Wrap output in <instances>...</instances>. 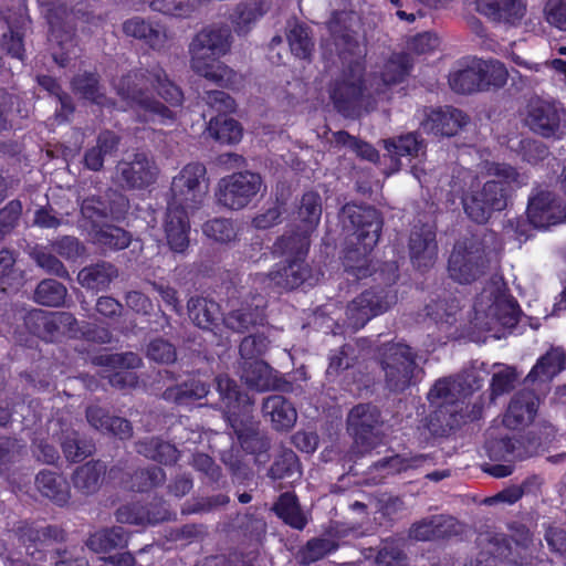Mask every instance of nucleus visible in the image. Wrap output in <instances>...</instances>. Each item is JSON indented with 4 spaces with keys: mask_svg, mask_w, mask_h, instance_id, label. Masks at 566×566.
<instances>
[{
    "mask_svg": "<svg viewBox=\"0 0 566 566\" xmlns=\"http://www.w3.org/2000/svg\"><path fill=\"white\" fill-rule=\"evenodd\" d=\"M354 24V13L346 11L335 12L327 24L340 60V67L328 84V95L334 108L345 117L358 115L366 91L365 65Z\"/></svg>",
    "mask_w": 566,
    "mask_h": 566,
    "instance_id": "1",
    "label": "nucleus"
},
{
    "mask_svg": "<svg viewBox=\"0 0 566 566\" xmlns=\"http://www.w3.org/2000/svg\"><path fill=\"white\" fill-rule=\"evenodd\" d=\"M232 40L231 29L227 24H210L202 28L188 45L190 69L217 85H239L241 75L218 61L230 52Z\"/></svg>",
    "mask_w": 566,
    "mask_h": 566,
    "instance_id": "2",
    "label": "nucleus"
},
{
    "mask_svg": "<svg viewBox=\"0 0 566 566\" xmlns=\"http://www.w3.org/2000/svg\"><path fill=\"white\" fill-rule=\"evenodd\" d=\"M485 171L492 179L461 197L464 213L478 224L486 223L494 212L503 211L507 207L512 182L522 184L521 175L511 165L486 163Z\"/></svg>",
    "mask_w": 566,
    "mask_h": 566,
    "instance_id": "3",
    "label": "nucleus"
},
{
    "mask_svg": "<svg viewBox=\"0 0 566 566\" xmlns=\"http://www.w3.org/2000/svg\"><path fill=\"white\" fill-rule=\"evenodd\" d=\"M473 308V322L480 329L494 331L497 326L513 327L518 322V304L507 293L502 282L488 284L475 298Z\"/></svg>",
    "mask_w": 566,
    "mask_h": 566,
    "instance_id": "4",
    "label": "nucleus"
},
{
    "mask_svg": "<svg viewBox=\"0 0 566 566\" xmlns=\"http://www.w3.org/2000/svg\"><path fill=\"white\" fill-rule=\"evenodd\" d=\"M86 14L78 10H69L60 0H49L44 4V17L49 23V41L53 49V59L66 66L77 46L76 22Z\"/></svg>",
    "mask_w": 566,
    "mask_h": 566,
    "instance_id": "5",
    "label": "nucleus"
},
{
    "mask_svg": "<svg viewBox=\"0 0 566 566\" xmlns=\"http://www.w3.org/2000/svg\"><path fill=\"white\" fill-rule=\"evenodd\" d=\"M417 352L407 344H387L380 358L384 387L392 394H401L416 384L422 368L417 364Z\"/></svg>",
    "mask_w": 566,
    "mask_h": 566,
    "instance_id": "6",
    "label": "nucleus"
},
{
    "mask_svg": "<svg viewBox=\"0 0 566 566\" xmlns=\"http://www.w3.org/2000/svg\"><path fill=\"white\" fill-rule=\"evenodd\" d=\"M483 240L478 234H470L455 241L448 259V274L459 284H471L481 279L488 270Z\"/></svg>",
    "mask_w": 566,
    "mask_h": 566,
    "instance_id": "7",
    "label": "nucleus"
},
{
    "mask_svg": "<svg viewBox=\"0 0 566 566\" xmlns=\"http://www.w3.org/2000/svg\"><path fill=\"white\" fill-rule=\"evenodd\" d=\"M206 168L201 164H188L172 178L167 208L192 212L198 210L208 193Z\"/></svg>",
    "mask_w": 566,
    "mask_h": 566,
    "instance_id": "8",
    "label": "nucleus"
},
{
    "mask_svg": "<svg viewBox=\"0 0 566 566\" xmlns=\"http://www.w3.org/2000/svg\"><path fill=\"white\" fill-rule=\"evenodd\" d=\"M347 431L353 437L354 443L349 453L357 457L371 451L381 440L382 426L381 412L373 403H358L348 412Z\"/></svg>",
    "mask_w": 566,
    "mask_h": 566,
    "instance_id": "9",
    "label": "nucleus"
},
{
    "mask_svg": "<svg viewBox=\"0 0 566 566\" xmlns=\"http://www.w3.org/2000/svg\"><path fill=\"white\" fill-rule=\"evenodd\" d=\"M150 81V71H132L114 83V87L132 107L144 111L148 115L147 120H154L155 117L171 118V111L147 94Z\"/></svg>",
    "mask_w": 566,
    "mask_h": 566,
    "instance_id": "10",
    "label": "nucleus"
},
{
    "mask_svg": "<svg viewBox=\"0 0 566 566\" xmlns=\"http://www.w3.org/2000/svg\"><path fill=\"white\" fill-rule=\"evenodd\" d=\"M262 186V177L256 172H234L219 181L217 200L228 209L241 210L260 192Z\"/></svg>",
    "mask_w": 566,
    "mask_h": 566,
    "instance_id": "11",
    "label": "nucleus"
},
{
    "mask_svg": "<svg viewBox=\"0 0 566 566\" xmlns=\"http://www.w3.org/2000/svg\"><path fill=\"white\" fill-rule=\"evenodd\" d=\"M345 227H350L365 252L370 251L379 241L384 219L371 206L346 203L340 211Z\"/></svg>",
    "mask_w": 566,
    "mask_h": 566,
    "instance_id": "12",
    "label": "nucleus"
},
{
    "mask_svg": "<svg viewBox=\"0 0 566 566\" xmlns=\"http://www.w3.org/2000/svg\"><path fill=\"white\" fill-rule=\"evenodd\" d=\"M396 302L397 296L389 289L367 290L347 305V322L354 329L361 328L373 317L388 311Z\"/></svg>",
    "mask_w": 566,
    "mask_h": 566,
    "instance_id": "13",
    "label": "nucleus"
},
{
    "mask_svg": "<svg viewBox=\"0 0 566 566\" xmlns=\"http://www.w3.org/2000/svg\"><path fill=\"white\" fill-rule=\"evenodd\" d=\"M158 174L154 158L145 153H136L116 165V178L124 189H145L156 181Z\"/></svg>",
    "mask_w": 566,
    "mask_h": 566,
    "instance_id": "14",
    "label": "nucleus"
},
{
    "mask_svg": "<svg viewBox=\"0 0 566 566\" xmlns=\"http://www.w3.org/2000/svg\"><path fill=\"white\" fill-rule=\"evenodd\" d=\"M14 532L19 542L24 546L27 554L34 560H43L46 547L52 544L63 543L67 537L65 530L57 525L35 527L29 524H21Z\"/></svg>",
    "mask_w": 566,
    "mask_h": 566,
    "instance_id": "15",
    "label": "nucleus"
},
{
    "mask_svg": "<svg viewBox=\"0 0 566 566\" xmlns=\"http://www.w3.org/2000/svg\"><path fill=\"white\" fill-rule=\"evenodd\" d=\"M49 430L52 437L60 442L62 452L67 461H82L90 457L95 449L93 442L81 437L66 419H53L50 422Z\"/></svg>",
    "mask_w": 566,
    "mask_h": 566,
    "instance_id": "16",
    "label": "nucleus"
},
{
    "mask_svg": "<svg viewBox=\"0 0 566 566\" xmlns=\"http://www.w3.org/2000/svg\"><path fill=\"white\" fill-rule=\"evenodd\" d=\"M239 375L242 381L256 391H286L290 384L263 359L239 360Z\"/></svg>",
    "mask_w": 566,
    "mask_h": 566,
    "instance_id": "17",
    "label": "nucleus"
},
{
    "mask_svg": "<svg viewBox=\"0 0 566 566\" xmlns=\"http://www.w3.org/2000/svg\"><path fill=\"white\" fill-rule=\"evenodd\" d=\"M436 228L431 224H415L409 235V254L412 264L419 270H428L438 258Z\"/></svg>",
    "mask_w": 566,
    "mask_h": 566,
    "instance_id": "18",
    "label": "nucleus"
},
{
    "mask_svg": "<svg viewBox=\"0 0 566 566\" xmlns=\"http://www.w3.org/2000/svg\"><path fill=\"white\" fill-rule=\"evenodd\" d=\"M527 218L535 228L545 229L566 220V206L551 191L541 190L528 200Z\"/></svg>",
    "mask_w": 566,
    "mask_h": 566,
    "instance_id": "19",
    "label": "nucleus"
},
{
    "mask_svg": "<svg viewBox=\"0 0 566 566\" xmlns=\"http://www.w3.org/2000/svg\"><path fill=\"white\" fill-rule=\"evenodd\" d=\"M462 525L450 515H432L413 523L409 536L416 541H437L458 536L462 533Z\"/></svg>",
    "mask_w": 566,
    "mask_h": 566,
    "instance_id": "20",
    "label": "nucleus"
},
{
    "mask_svg": "<svg viewBox=\"0 0 566 566\" xmlns=\"http://www.w3.org/2000/svg\"><path fill=\"white\" fill-rule=\"evenodd\" d=\"M412 60L407 53H394L386 61L379 76L374 78L373 95L378 99H389L390 86L401 83L410 73Z\"/></svg>",
    "mask_w": 566,
    "mask_h": 566,
    "instance_id": "21",
    "label": "nucleus"
},
{
    "mask_svg": "<svg viewBox=\"0 0 566 566\" xmlns=\"http://www.w3.org/2000/svg\"><path fill=\"white\" fill-rule=\"evenodd\" d=\"M539 406V398L534 390L522 389L511 399L503 417V424L509 429H517L530 424Z\"/></svg>",
    "mask_w": 566,
    "mask_h": 566,
    "instance_id": "22",
    "label": "nucleus"
},
{
    "mask_svg": "<svg viewBox=\"0 0 566 566\" xmlns=\"http://www.w3.org/2000/svg\"><path fill=\"white\" fill-rule=\"evenodd\" d=\"M479 13L492 22L517 25L526 13L524 0H476Z\"/></svg>",
    "mask_w": 566,
    "mask_h": 566,
    "instance_id": "23",
    "label": "nucleus"
},
{
    "mask_svg": "<svg viewBox=\"0 0 566 566\" xmlns=\"http://www.w3.org/2000/svg\"><path fill=\"white\" fill-rule=\"evenodd\" d=\"M164 231L169 249L175 253H184L190 243L189 212L167 208Z\"/></svg>",
    "mask_w": 566,
    "mask_h": 566,
    "instance_id": "24",
    "label": "nucleus"
},
{
    "mask_svg": "<svg viewBox=\"0 0 566 566\" xmlns=\"http://www.w3.org/2000/svg\"><path fill=\"white\" fill-rule=\"evenodd\" d=\"M526 124L534 133L546 138L553 137L559 130L560 115L553 104L534 102L530 104Z\"/></svg>",
    "mask_w": 566,
    "mask_h": 566,
    "instance_id": "25",
    "label": "nucleus"
},
{
    "mask_svg": "<svg viewBox=\"0 0 566 566\" xmlns=\"http://www.w3.org/2000/svg\"><path fill=\"white\" fill-rule=\"evenodd\" d=\"M469 117L451 106L433 109L421 123L423 129L442 136H453L468 124Z\"/></svg>",
    "mask_w": 566,
    "mask_h": 566,
    "instance_id": "26",
    "label": "nucleus"
},
{
    "mask_svg": "<svg viewBox=\"0 0 566 566\" xmlns=\"http://www.w3.org/2000/svg\"><path fill=\"white\" fill-rule=\"evenodd\" d=\"M261 410L263 417L270 419L272 429L277 432L291 430L297 420V411L293 403L280 395L266 397Z\"/></svg>",
    "mask_w": 566,
    "mask_h": 566,
    "instance_id": "27",
    "label": "nucleus"
},
{
    "mask_svg": "<svg viewBox=\"0 0 566 566\" xmlns=\"http://www.w3.org/2000/svg\"><path fill=\"white\" fill-rule=\"evenodd\" d=\"M135 451L148 460L163 465H174L180 458L175 444L160 437H145L135 442Z\"/></svg>",
    "mask_w": 566,
    "mask_h": 566,
    "instance_id": "28",
    "label": "nucleus"
},
{
    "mask_svg": "<svg viewBox=\"0 0 566 566\" xmlns=\"http://www.w3.org/2000/svg\"><path fill=\"white\" fill-rule=\"evenodd\" d=\"M118 275L116 265L107 261H98L84 266L77 274V281L86 290L101 292L107 290Z\"/></svg>",
    "mask_w": 566,
    "mask_h": 566,
    "instance_id": "29",
    "label": "nucleus"
},
{
    "mask_svg": "<svg viewBox=\"0 0 566 566\" xmlns=\"http://www.w3.org/2000/svg\"><path fill=\"white\" fill-rule=\"evenodd\" d=\"M189 319L197 327L213 331L219 325L220 305L212 298L193 295L187 301Z\"/></svg>",
    "mask_w": 566,
    "mask_h": 566,
    "instance_id": "30",
    "label": "nucleus"
},
{
    "mask_svg": "<svg viewBox=\"0 0 566 566\" xmlns=\"http://www.w3.org/2000/svg\"><path fill=\"white\" fill-rule=\"evenodd\" d=\"M88 235L94 244L107 251H119L129 247L132 234L115 224H95L88 229Z\"/></svg>",
    "mask_w": 566,
    "mask_h": 566,
    "instance_id": "31",
    "label": "nucleus"
},
{
    "mask_svg": "<svg viewBox=\"0 0 566 566\" xmlns=\"http://www.w3.org/2000/svg\"><path fill=\"white\" fill-rule=\"evenodd\" d=\"M38 491L55 504L63 506L70 497V486L67 481L55 472L49 470L40 471L35 476Z\"/></svg>",
    "mask_w": 566,
    "mask_h": 566,
    "instance_id": "32",
    "label": "nucleus"
},
{
    "mask_svg": "<svg viewBox=\"0 0 566 566\" xmlns=\"http://www.w3.org/2000/svg\"><path fill=\"white\" fill-rule=\"evenodd\" d=\"M106 465L101 461H90L76 468L72 474L74 488L84 495L96 493L104 480Z\"/></svg>",
    "mask_w": 566,
    "mask_h": 566,
    "instance_id": "33",
    "label": "nucleus"
},
{
    "mask_svg": "<svg viewBox=\"0 0 566 566\" xmlns=\"http://www.w3.org/2000/svg\"><path fill=\"white\" fill-rule=\"evenodd\" d=\"M129 533L122 526L105 527L91 534L85 545L94 553H107L127 546Z\"/></svg>",
    "mask_w": 566,
    "mask_h": 566,
    "instance_id": "34",
    "label": "nucleus"
},
{
    "mask_svg": "<svg viewBox=\"0 0 566 566\" xmlns=\"http://www.w3.org/2000/svg\"><path fill=\"white\" fill-rule=\"evenodd\" d=\"M286 264L271 273V280L275 285L293 290L312 280V273L305 260H285Z\"/></svg>",
    "mask_w": 566,
    "mask_h": 566,
    "instance_id": "35",
    "label": "nucleus"
},
{
    "mask_svg": "<svg viewBox=\"0 0 566 566\" xmlns=\"http://www.w3.org/2000/svg\"><path fill=\"white\" fill-rule=\"evenodd\" d=\"M224 325L233 332L245 333L250 328L264 325L265 314L259 305H242L240 308L230 311L223 317Z\"/></svg>",
    "mask_w": 566,
    "mask_h": 566,
    "instance_id": "36",
    "label": "nucleus"
},
{
    "mask_svg": "<svg viewBox=\"0 0 566 566\" xmlns=\"http://www.w3.org/2000/svg\"><path fill=\"white\" fill-rule=\"evenodd\" d=\"M72 88L76 94L98 106L113 108L116 104L114 99L101 92L99 78L96 73L85 72L75 75L72 80Z\"/></svg>",
    "mask_w": 566,
    "mask_h": 566,
    "instance_id": "37",
    "label": "nucleus"
},
{
    "mask_svg": "<svg viewBox=\"0 0 566 566\" xmlns=\"http://www.w3.org/2000/svg\"><path fill=\"white\" fill-rule=\"evenodd\" d=\"M458 396L460 395L454 378L448 377L436 381L428 394L429 401L439 405V409L430 418L432 426L434 420L442 422L447 413H449L448 408L443 403H453Z\"/></svg>",
    "mask_w": 566,
    "mask_h": 566,
    "instance_id": "38",
    "label": "nucleus"
},
{
    "mask_svg": "<svg viewBox=\"0 0 566 566\" xmlns=\"http://www.w3.org/2000/svg\"><path fill=\"white\" fill-rule=\"evenodd\" d=\"M209 392V385L200 379H189L185 382L165 389L164 400L176 405H188L205 398Z\"/></svg>",
    "mask_w": 566,
    "mask_h": 566,
    "instance_id": "39",
    "label": "nucleus"
},
{
    "mask_svg": "<svg viewBox=\"0 0 566 566\" xmlns=\"http://www.w3.org/2000/svg\"><path fill=\"white\" fill-rule=\"evenodd\" d=\"M272 511L287 525L295 530H303L307 518L303 513L298 499L294 493H282L273 504Z\"/></svg>",
    "mask_w": 566,
    "mask_h": 566,
    "instance_id": "40",
    "label": "nucleus"
},
{
    "mask_svg": "<svg viewBox=\"0 0 566 566\" xmlns=\"http://www.w3.org/2000/svg\"><path fill=\"white\" fill-rule=\"evenodd\" d=\"M423 311L426 316L432 319L439 328L449 329L458 322L461 307L455 298H443L431 301Z\"/></svg>",
    "mask_w": 566,
    "mask_h": 566,
    "instance_id": "41",
    "label": "nucleus"
},
{
    "mask_svg": "<svg viewBox=\"0 0 566 566\" xmlns=\"http://www.w3.org/2000/svg\"><path fill=\"white\" fill-rule=\"evenodd\" d=\"M311 231H301L283 234L275 242V251L285 256V260H305L310 248Z\"/></svg>",
    "mask_w": 566,
    "mask_h": 566,
    "instance_id": "42",
    "label": "nucleus"
},
{
    "mask_svg": "<svg viewBox=\"0 0 566 566\" xmlns=\"http://www.w3.org/2000/svg\"><path fill=\"white\" fill-rule=\"evenodd\" d=\"M565 355L559 349H552L541 357L527 375L525 381H549L564 368Z\"/></svg>",
    "mask_w": 566,
    "mask_h": 566,
    "instance_id": "43",
    "label": "nucleus"
},
{
    "mask_svg": "<svg viewBox=\"0 0 566 566\" xmlns=\"http://www.w3.org/2000/svg\"><path fill=\"white\" fill-rule=\"evenodd\" d=\"M268 475L273 480H287L290 483L302 475L298 457L291 449H284L275 458L269 469Z\"/></svg>",
    "mask_w": 566,
    "mask_h": 566,
    "instance_id": "44",
    "label": "nucleus"
},
{
    "mask_svg": "<svg viewBox=\"0 0 566 566\" xmlns=\"http://www.w3.org/2000/svg\"><path fill=\"white\" fill-rule=\"evenodd\" d=\"M23 322L31 334L44 340H53L56 337L54 312L33 308L24 314Z\"/></svg>",
    "mask_w": 566,
    "mask_h": 566,
    "instance_id": "45",
    "label": "nucleus"
},
{
    "mask_svg": "<svg viewBox=\"0 0 566 566\" xmlns=\"http://www.w3.org/2000/svg\"><path fill=\"white\" fill-rule=\"evenodd\" d=\"M385 148L391 157H419L426 153V144L416 133H408L398 137L382 140Z\"/></svg>",
    "mask_w": 566,
    "mask_h": 566,
    "instance_id": "46",
    "label": "nucleus"
},
{
    "mask_svg": "<svg viewBox=\"0 0 566 566\" xmlns=\"http://www.w3.org/2000/svg\"><path fill=\"white\" fill-rule=\"evenodd\" d=\"M67 296L66 286L54 280L44 279L39 282L33 293V301L48 307L62 306Z\"/></svg>",
    "mask_w": 566,
    "mask_h": 566,
    "instance_id": "47",
    "label": "nucleus"
},
{
    "mask_svg": "<svg viewBox=\"0 0 566 566\" xmlns=\"http://www.w3.org/2000/svg\"><path fill=\"white\" fill-rule=\"evenodd\" d=\"M123 31L127 36L144 40L151 48H159L165 41L164 33L139 17L128 19L123 23Z\"/></svg>",
    "mask_w": 566,
    "mask_h": 566,
    "instance_id": "48",
    "label": "nucleus"
},
{
    "mask_svg": "<svg viewBox=\"0 0 566 566\" xmlns=\"http://www.w3.org/2000/svg\"><path fill=\"white\" fill-rule=\"evenodd\" d=\"M208 132L221 144H234L242 137V128L237 120L217 115L210 118Z\"/></svg>",
    "mask_w": 566,
    "mask_h": 566,
    "instance_id": "49",
    "label": "nucleus"
},
{
    "mask_svg": "<svg viewBox=\"0 0 566 566\" xmlns=\"http://www.w3.org/2000/svg\"><path fill=\"white\" fill-rule=\"evenodd\" d=\"M224 419L233 430L237 440L260 427V421L252 413V405L242 403V409H228Z\"/></svg>",
    "mask_w": 566,
    "mask_h": 566,
    "instance_id": "50",
    "label": "nucleus"
},
{
    "mask_svg": "<svg viewBox=\"0 0 566 566\" xmlns=\"http://www.w3.org/2000/svg\"><path fill=\"white\" fill-rule=\"evenodd\" d=\"M286 39L294 56L311 61L314 51V42L307 27L298 23L290 25Z\"/></svg>",
    "mask_w": 566,
    "mask_h": 566,
    "instance_id": "51",
    "label": "nucleus"
},
{
    "mask_svg": "<svg viewBox=\"0 0 566 566\" xmlns=\"http://www.w3.org/2000/svg\"><path fill=\"white\" fill-rule=\"evenodd\" d=\"M337 543L327 537H314L300 548L296 558L302 565H310L323 559L329 553L336 551Z\"/></svg>",
    "mask_w": 566,
    "mask_h": 566,
    "instance_id": "52",
    "label": "nucleus"
},
{
    "mask_svg": "<svg viewBox=\"0 0 566 566\" xmlns=\"http://www.w3.org/2000/svg\"><path fill=\"white\" fill-rule=\"evenodd\" d=\"M478 71L481 75L482 91L490 87H503L509 77V72L503 63L496 60L482 61L478 63Z\"/></svg>",
    "mask_w": 566,
    "mask_h": 566,
    "instance_id": "53",
    "label": "nucleus"
},
{
    "mask_svg": "<svg viewBox=\"0 0 566 566\" xmlns=\"http://www.w3.org/2000/svg\"><path fill=\"white\" fill-rule=\"evenodd\" d=\"M322 216V198L315 191L305 192L298 207V218L305 230L313 231Z\"/></svg>",
    "mask_w": 566,
    "mask_h": 566,
    "instance_id": "54",
    "label": "nucleus"
},
{
    "mask_svg": "<svg viewBox=\"0 0 566 566\" xmlns=\"http://www.w3.org/2000/svg\"><path fill=\"white\" fill-rule=\"evenodd\" d=\"M29 255L48 274L70 280V273L62 261L45 247L35 245L30 250Z\"/></svg>",
    "mask_w": 566,
    "mask_h": 566,
    "instance_id": "55",
    "label": "nucleus"
},
{
    "mask_svg": "<svg viewBox=\"0 0 566 566\" xmlns=\"http://www.w3.org/2000/svg\"><path fill=\"white\" fill-rule=\"evenodd\" d=\"M217 391L220 395V399L227 405L228 409L234 408V405L249 403L253 405V401L247 394L241 392L235 380L231 379L227 375H218L214 378Z\"/></svg>",
    "mask_w": 566,
    "mask_h": 566,
    "instance_id": "56",
    "label": "nucleus"
},
{
    "mask_svg": "<svg viewBox=\"0 0 566 566\" xmlns=\"http://www.w3.org/2000/svg\"><path fill=\"white\" fill-rule=\"evenodd\" d=\"M449 85L452 91L460 94H471L481 88V75L478 66L458 70L449 75Z\"/></svg>",
    "mask_w": 566,
    "mask_h": 566,
    "instance_id": "57",
    "label": "nucleus"
},
{
    "mask_svg": "<svg viewBox=\"0 0 566 566\" xmlns=\"http://www.w3.org/2000/svg\"><path fill=\"white\" fill-rule=\"evenodd\" d=\"M150 85L154 86L158 94L171 105H179L182 101V92L168 78V75L161 67H155L150 71Z\"/></svg>",
    "mask_w": 566,
    "mask_h": 566,
    "instance_id": "58",
    "label": "nucleus"
},
{
    "mask_svg": "<svg viewBox=\"0 0 566 566\" xmlns=\"http://www.w3.org/2000/svg\"><path fill=\"white\" fill-rule=\"evenodd\" d=\"M221 461L228 469L233 483L244 484L253 479V470L239 453L232 450L226 451L221 455Z\"/></svg>",
    "mask_w": 566,
    "mask_h": 566,
    "instance_id": "59",
    "label": "nucleus"
},
{
    "mask_svg": "<svg viewBox=\"0 0 566 566\" xmlns=\"http://www.w3.org/2000/svg\"><path fill=\"white\" fill-rule=\"evenodd\" d=\"M266 10L268 8H263V2L261 0L240 2L231 14V21L237 25V29L241 31L263 15Z\"/></svg>",
    "mask_w": 566,
    "mask_h": 566,
    "instance_id": "60",
    "label": "nucleus"
},
{
    "mask_svg": "<svg viewBox=\"0 0 566 566\" xmlns=\"http://www.w3.org/2000/svg\"><path fill=\"white\" fill-rule=\"evenodd\" d=\"M166 481V473L159 467L138 469L132 475V489L144 492L160 486Z\"/></svg>",
    "mask_w": 566,
    "mask_h": 566,
    "instance_id": "61",
    "label": "nucleus"
},
{
    "mask_svg": "<svg viewBox=\"0 0 566 566\" xmlns=\"http://www.w3.org/2000/svg\"><path fill=\"white\" fill-rule=\"evenodd\" d=\"M515 449V439L510 437L491 438L485 442L486 453L493 461L513 462L518 460Z\"/></svg>",
    "mask_w": 566,
    "mask_h": 566,
    "instance_id": "62",
    "label": "nucleus"
},
{
    "mask_svg": "<svg viewBox=\"0 0 566 566\" xmlns=\"http://www.w3.org/2000/svg\"><path fill=\"white\" fill-rule=\"evenodd\" d=\"M238 442L245 453L254 455L256 460L262 455L268 458L271 449V440L260 427L238 439Z\"/></svg>",
    "mask_w": 566,
    "mask_h": 566,
    "instance_id": "63",
    "label": "nucleus"
},
{
    "mask_svg": "<svg viewBox=\"0 0 566 566\" xmlns=\"http://www.w3.org/2000/svg\"><path fill=\"white\" fill-rule=\"evenodd\" d=\"M146 356L157 364L170 365L177 360V349L168 339L156 337L147 344Z\"/></svg>",
    "mask_w": 566,
    "mask_h": 566,
    "instance_id": "64",
    "label": "nucleus"
}]
</instances>
